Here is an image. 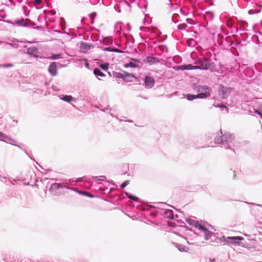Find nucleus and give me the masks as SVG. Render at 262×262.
<instances>
[{"mask_svg": "<svg viewBox=\"0 0 262 262\" xmlns=\"http://www.w3.org/2000/svg\"><path fill=\"white\" fill-rule=\"evenodd\" d=\"M89 66V63L88 62H86V66Z\"/></svg>", "mask_w": 262, "mask_h": 262, "instance_id": "obj_54", "label": "nucleus"}, {"mask_svg": "<svg viewBox=\"0 0 262 262\" xmlns=\"http://www.w3.org/2000/svg\"><path fill=\"white\" fill-rule=\"evenodd\" d=\"M189 230L190 231L189 234H190L191 236H193L194 237V238L191 239L190 241H193V242H191L189 241L188 238L186 237L185 239L187 241V243L188 244H192L196 246H201L202 243H204V242H200L198 241V239L200 237V236H198L195 232L192 231L191 230Z\"/></svg>", "mask_w": 262, "mask_h": 262, "instance_id": "obj_9", "label": "nucleus"}, {"mask_svg": "<svg viewBox=\"0 0 262 262\" xmlns=\"http://www.w3.org/2000/svg\"><path fill=\"white\" fill-rule=\"evenodd\" d=\"M186 21L191 25H194L196 24L195 21L191 19H187Z\"/></svg>", "mask_w": 262, "mask_h": 262, "instance_id": "obj_41", "label": "nucleus"}, {"mask_svg": "<svg viewBox=\"0 0 262 262\" xmlns=\"http://www.w3.org/2000/svg\"><path fill=\"white\" fill-rule=\"evenodd\" d=\"M197 70V67L195 66H193L191 64H184V70Z\"/></svg>", "mask_w": 262, "mask_h": 262, "instance_id": "obj_24", "label": "nucleus"}, {"mask_svg": "<svg viewBox=\"0 0 262 262\" xmlns=\"http://www.w3.org/2000/svg\"><path fill=\"white\" fill-rule=\"evenodd\" d=\"M50 13L52 15H55L56 14V11L54 10H52L50 11Z\"/></svg>", "mask_w": 262, "mask_h": 262, "instance_id": "obj_47", "label": "nucleus"}, {"mask_svg": "<svg viewBox=\"0 0 262 262\" xmlns=\"http://www.w3.org/2000/svg\"><path fill=\"white\" fill-rule=\"evenodd\" d=\"M186 222L191 226L198 228V230L203 232L204 234L205 239L207 241L212 236H214V233L209 231L205 226L201 225L199 222L190 219L186 220Z\"/></svg>", "mask_w": 262, "mask_h": 262, "instance_id": "obj_3", "label": "nucleus"}, {"mask_svg": "<svg viewBox=\"0 0 262 262\" xmlns=\"http://www.w3.org/2000/svg\"><path fill=\"white\" fill-rule=\"evenodd\" d=\"M171 21H172L174 24H176V23L178 22V21H176V20L174 19V18H173V16H172V17H171Z\"/></svg>", "mask_w": 262, "mask_h": 262, "instance_id": "obj_50", "label": "nucleus"}, {"mask_svg": "<svg viewBox=\"0 0 262 262\" xmlns=\"http://www.w3.org/2000/svg\"><path fill=\"white\" fill-rule=\"evenodd\" d=\"M92 45L88 42H82L80 46V50L82 52L86 53L92 47Z\"/></svg>", "mask_w": 262, "mask_h": 262, "instance_id": "obj_15", "label": "nucleus"}, {"mask_svg": "<svg viewBox=\"0 0 262 262\" xmlns=\"http://www.w3.org/2000/svg\"><path fill=\"white\" fill-rule=\"evenodd\" d=\"M150 215L152 216H154V217H155L156 216V213L155 212H151L150 213Z\"/></svg>", "mask_w": 262, "mask_h": 262, "instance_id": "obj_51", "label": "nucleus"}, {"mask_svg": "<svg viewBox=\"0 0 262 262\" xmlns=\"http://www.w3.org/2000/svg\"><path fill=\"white\" fill-rule=\"evenodd\" d=\"M218 93L221 98L226 99L230 94V89L221 84L219 89Z\"/></svg>", "mask_w": 262, "mask_h": 262, "instance_id": "obj_11", "label": "nucleus"}, {"mask_svg": "<svg viewBox=\"0 0 262 262\" xmlns=\"http://www.w3.org/2000/svg\"><path fill=\"white\" fill-rule=\"evenodd\" d=\"M104 41H107L108 43H112L113 40L110 37H107L104 39Z\"/></svg>", "mask_w": 262, "mask_h": 262, "instance_id": "obj_46", "label": "nucleus"}, {"mask_svg": "<svg viewBox=\"0 0 262 262\" xmlns=\"http://www.w3.org/2000/svg\"><path fill=\"white\" fill-rule=\"evenodd\" d=\"M145 61L150 65L157 64L159 62V60L157 58L151 56H147Z\"/></svg>", "mask_w": 262, "mask_h": 262, "instance_id": "obj_18", "label": "nucleus"}, {"mask_svg": "<svg viewBox=\"0 0 262 262\" xmlns=\"http://www.w3.org/2000/svg\"><path fill=\"white\" fill-rule=\"evenodd\" d=\"M113 76L117 78H121L123 79V72L119 73L118 72L114 71L112 73Z\"/></svg>", "mask_w": 262, "mask_h": 262, "instance_id": "obj_26", "label": "nucleus"}, {"mask_svg": "<svg viewBox=\"0 0 262 262\" xmlns=\"http://www.w3.org/2000/svg\"><path fill=\"white\" fill-rule=\"evenodd\" d=\"M257 8L255 9H251L249 10L248 14L250 15H253L254 14L258 13L260 12L262 6L261 5H256Z\"/></svg>", "mask_w": 262, "mask_h": 262, "instance_id": "obj_20", "label": "nucleus"}, {"mask_svg": "<svg viewBox=\"0 0 262 262\" xmlns=\"http://www.w3.org/2000/svg\"><path fill=\"white\" fill-rule=\"evenodd\" d=\"M7 15L3 9L0 10V17L4 18L6 17Z\"/></svg>", "mask_w": 262, "mask_h": 262, "instance_id": "obj_37", "label": "nucleus"}, {"mask_svg": "<svg viewBox=\"0 0 262 262\" xmlns=\"http://www.w3.org/2000/svg\"><path fill=\"white\" fill-rule=\"evenodd\" d=\"M7 43V42L0 41V45L6 46Z\"/></svg>", "mask_w": 262, "mask_h": 262, "instance_id": "obj_48", "label": "nucleus"}, {"mask_svg": "<svg viewBox=\"0 0 262 262\" xmlns=\"http://www.w3.org/2000/svg\"><path fill=\"white\" fill-rule=\"evenodd\" d=\"M25 48H26L24 51L25 53H27V54L36 58L39 57V52L38 48L35 46H32L29 48H27V47H25Z\"/></svg>", "mask_w": 262, "mask_h": 262, "instance_id": "obj_10", "label": "nucleus"}, {"mask_svg": "<svg viewBox=\"0 0 262 262\" xmlns=\"http://www.w3.org/2000/svg\"><path fill=\"white\" fill-rule=\"evenodd\" d=\"M129 184L128 181H124L122 184L121 185V187L122 188H125L128 184Z\"/></svg>", "mask_w": 262, "mask_h": 262, "instance_id": "obj_42", "label": "nucleus"}, {"mask_svg": "<svg viewBox=\"0 0 262 262\" xmlns=\"http://www.w3.org/2000/svg\"><path fill=\"white\" fill-rule=\"evenodd\" d=\"M170 207V206L165 203L157 202L155 203V206H154L151 205L146 206V209L151 210L152 208H155L156 209V210L155 211L157 213V211H165V209H166Z\"/></svg>", "mask_w": 262, "mask_h": 262, "instance_id": "obj_8", "label": "nucleus"}, {"mask_svg": "<svg viewBox=\"0 0 262 262\" xmlns=\"http://www.w3.org/2000/svg\"><path fill=\"white\" fill-rule=\"evenodd\" d=\"M97 14L96 12H93L90 15V17L91 18V23L92 24H94V18L95 17V16H96Z\"/></svg>", "mask_w": 262, "mask_h": 262, "instance_id": "obj_38", "label": "nucleus"}, {"mask_svg": "<svg viewBox=\"0 0 262 262\" xmlns=\"http://www.w3.org/2000/svg\"><path fill=\"white\" fill-rule=\"evenodd\" d=\"M5 22L13 26L16 25L17 27H29L30 26V24H32V26L35 25L34 23H32L29 19H24L23 18L20 19H15L14 21L10 20H4Z\"/></svg>", "mask_w": 262, "mask_h": 262, "instance_id": "obj_6", "label": "nucleus"}, {"mask_svg": "<svg viewBox=\"0 0 262 262\" xmlns=\"http://www.w3.org/2000/svg\"><path fill=\"white\" fill-rule=\"evenodd\" d=\"M0 181L1 182L6 183V182H7L6 178L5 177L0 175Z\"/></svg>", "mask_w": 262, "mask_h": 262, "instance_id": "obj_43", "label": "nucleus"}, {"mask_svg": "<svg viewBox=\"0 0 262 262\" xmlns=\"http://www.w3.org/2000/svg\"><path fill=\"white\" fill-rule=\"evenodd\" d=\"M195 63L196 64L197 70H212L215 68L214 63L206 58H199L195 61Z\"/></svg>", "mask_w": 262, "mask_h": 262, "instance_id": "obj_4", "label": "nucleus"}, {"mask_svg": "<svg viewBox=\"0 0 262 262\" xmlns=\"http://www.w3.org/2000/svg\"><path fill=\"white\" fill-rule=\"evenodd\" d=\"M124 67V68H127L129 67L135 68L138 67V66L133 62H129V63L125 64Z\"/></svg>", "mask_w": 262, "mask_h": 262, "instance_id": "obj_28", "label": "nucleus"}, {"mask_svg": "<svg viewBox=\"0 0 262 262\" xmlns=\"http://www.w3.org/2000/svg\"><path fill=\"white\" fill-rule=\"evenodd\" d=\"M7 43L6 45H8L10 46L11 47L14 49H16L18 47V44L14 40L10 42H7Z\"/></svg>", "mask_w": 262, "mask_h": 262, "instance_id": "obj_29", "label": "nucleus"}, {"mask_svg": "<svg viewBox=\"0 0 262 262\" xmlns=\"http://www.w3.org/2000/svg\"><path fill=\"white\" fill-rule=\"evenodd\" d=\"M214 106L216 107L225 109L226 112L228 113L229 108L226 105H225L224 104H217V105H214Z\"/></svg>", "mask_w": 262, "mask_h": 262, "instance_id": "obj_31", "label": "nucleus"}, {"mask_svg": "<svg viewBox=\"0 0 262 262\" xmlns=\"http://www.w3.org/2000/svg\"><path fill=\"white\" fill-rule=\"evenodd\" d=\"M93 73L96 77H103L105 76V75L98 68H95L93 70Z\"/></svg>", "mask_w": 262, "mask_h": 262, "instance_id": "obj_22", "label": "nucleus"}, {"mask_svg": "<svg viewBox=\"0 0 262 262\" xmlns=\"http://www.w3.org/2000/svg\"><path fill=\"white\" fill-rule=\"evenodd\" d=\"M168 5H170V7H172L173 4L172 3L171 1H168Z\"/></svg>", "mask_w": 262, "mask_h": 262, "instance_id": "obj_52", "label": "nucleus"}, {"mask_svg": "<svg viewBox=\"0 0 262 262\" xmlns=\"http://www.w3.org/2000/svg\"><path fill=\"white\" fill-rule=\"evenodd\" d=\"M128 121L129 122H133V121H132V120H128Z\"/></svg>", "mask_w": 262, "mask_h": 262, "instance_id": "obj_55", "label": "nucleus"}, {"mask_svg": "<svg viewBox=\"0 0 262 262\" xmlns=\"http://www.w3.org/2000/svg\"><path fill=\"white\" fill-rule=\"evenodd\" d=\"M157 213H160L164 217L167 218L168 219H173L174 217L173 211L171 209H169V208H168L166 209H165V211H157Z\"/></svg>", "mask_w": 262, "mask_h": 262, "instance_id": "obj_13", "label": "nucleus"}, {"mask_svg": "<svg viewBox=\"0 0 262 262\" xmlns=\"http://www.w3.org/2000/svg\"><path fill=\"white\" fill-rule=\"evenodd\" d=\"M103 50L107 52H116L118 53H123V51L121 50L115 48H111V47H106L103 49Z\"/></svg>", "mask_w": 262, "mask_h": 262, "instance_id": "obj_21", "label": "nucleus"}, {"mask_svg": "<svg viewBox=\"0 0 262 262\" xmlns=\"http://www.w3.org/2000/svg\"><path fill=\"white\" fill-rule=\"evenodd\" d=\"M192 89L198 93L197 96L199 99H206L210 95V89L208 86L193 84Z\"/></svg>", "mask_w": 262, "mask_h": 262, "instance_id": "obj_5", "label": "nucleus"}, {"mask_svg": "<svg viewBox=\"0 0 262 262\" xmlns=\"http://www.w3.org/2000/svg\"><path fill=\"white\" fill-rule=\"evenodd\" d=\"M0 21H1V20L0 19Z\"/></svg>", "mask_w": 262, "mask_h": 262, "instance_id": "obj_58", "label": "nucleus"}, {"mask_svg": "<svg viewBox=\"0 0 262 262\" xmlns=\"http://www.w3.org/2000/svg\"><path fill=\"white\" fill-rule=\"evenodd\" d=\"M15 1L18 3H20L22 2V0H15Z\"/></svg>", "mask_w": 262, "mask_h": 262, "instance_id": "obj_53", "label": "nucleus"}, {"mask_svg": "<svg viewBox=\"0 0 262 262\" xmlns=\"http://www.w3.org/2000/svg\"><path fill=\"white\" fill-rule=\"evenodd\" d=\"M244 237L241 236H223L220 238L222 242L226 243L231 246H237L240 245V241H243Z\"/></svg>", "mask_w": 262, "mask_h": 262, "instance_id": "obj_7", "label": "nucleus"}, {"mask_svg": "<svg viewBox=\"0 0 262 262\" xmlns=\"http://www.w3.org/2000/svg\"><path fill=\"white\" fill-rule=\"evenodd\" d=\"M234 135L230 133H225L224 134L220 131V134L214 139L215 144H222L226 149H230L234 153L235 148L237 149L241 146V143L234 141Z\"/></svg>", "mask_w": 262, "mask_h": 262, "instance_id": "obj_1", "label": "nucleus"}, {"mask_svg": "<svg viewBox=\"0 0 262 262\" xmlns=\"http://www.w3.org/2000/svg\"><path fill=\"white\" fill-rule=\"evenodd\" d=\"M0 138H3V139L1 140L2 141L6 142V140H8L10 141L15 142V141L13 139L9 137L7 135L2 132H0Z\"/></svg>", "mask_w": 262, "mask_h": 262, "instance_id": "obj_23", "label": "nucleus"}, {"mask_svg": "<svg viewBox=\"0 0 262 262\" xmlns=\"http://www.w3.org/2000/svg\"><path fill=\"white\" fill-rule=\"evenodd\" d=\"M12 66H13V64H0V67H3V68H9V67H12Z\"/></svg>", "mask_w": 262, "mask_h": 262, "instance_id": "obj_44", "label": "nucleus"}, {"mask_svg": "<svg viewBox=\"0 0 262 262\" xmlns=\"http://www.w3.org/2000/svg\"><path fill=\"white\" fill-rule=\"evenodd\" d=\"M135 77V76L133 74L128 73L127 72L123 71V80L125 81H130V79L131 78Z\"/></svg>", "mask_w": 262, "mask_h": 262, "instance_id": "obj_19", "label": "nucleus"}, {"mask_svg": "<svg viewBox=\"0 0 262 262\" xmlns=\"http://www.w3.org/2000/svg\"><path fill=\"white\" fill-rule=\"evenodd\" d=\"M173 69L176 71L184 70V65L175 66L172 67Z\"/></svg>", "mask_w": 262, "mask_h": 262, "instance_id": "obj_35", "label": "nucleus"}, {"mask_svg": "<svg viewBox=\"0 0 262 262\" xmlns=\"http://www.w3.org/2000/svg\"><path fill=\"white\" fill-rule=\"evenodd\" d=\"M155 83V79L153 77L146 76L144 78V84L147 89H151L154 86Z\"/></svg>", "mask_w": 262, "mask_h": 262, "instance_id": "obj_12", "label": "nucleus"}, {"mask_svg": "<svg viewBox=\"0 0 262 262\" xmlns=\"http://www.w3.org/2000/svg\"><path fill=\"white\" fill-rule=\"evenodd\" d=\"M57 67L56 62H53L49 67L48 72L51 76H55L57 74Z\"/></svg>", "mask_w": 262, "mask_h": 262, "instance_id": "obj_14", "label": "nucleus"}, {"mask_svg": "<svg viewBox=\"0 0 262 262\" xmlns=\"http://www.w3.org/2000/svg\"><path fill=\"white\" fill-rule=\"evenodd\" d=\"M181 12L182 13H183V11L182 10H181Z\"/></svg>", "mask_w": 262, "mask_h": 262, "instance_id": "obj_56", "label": "nucleus"}, {"mask_svg": "<svg viewBox=\"0 0 262 262\" xmlns=\"http://www.w3.org/2000/svg\"><path fill=\"white\" fill-rule=\"evenodd\" d=\"M59 98L67 102H70L71 101L76 102V99L74 98L71 95H62L59 96Z\"/></svg>", "mask_w": 262, "mask_h": 262, "instance_id": "obj_17", "label": "nucleus"}, {"mask_svg": "<svg viewBox=\"0 0 262 262\" xmlns=\"http://www.w3.org/2000/svg\"><path fill=\"white\" fill-rule=\"evenodd\" d=\"M108 63H101L99 65V67L101 68L103 70H107L108 68Z\"/></svg>", "mask_w": 262, "mask_h": 262, "instance_id": "obj_32", "label": "nucleus"}, {"mask_svg": "<svg viewBox=\"0 0 262 262\" xmlns=\"http://www.w3.org/2000/svg\"><path fill=\"white\" fill-rule=\"evenodd\" d=\"M76 192H78L79 193H82V194H84L85 195L88 196L89 197H93V195L91 194L88 193L87 192L81 193L80 191H79L77 190Z\"/></svg>", "mask_w": 262, "mask_h": 262, "instance_id": "obj_45", "label": "nucleus"}, {"mask_svg": "<svg viewBox=\"0 0 262 262\" xmlns=\"http://www.w3.org/2000/svg\"><path fill=\"white\" fill-rule=\"evenodd\" d=\"M33 3L35 6H40L43 3L42 0H33Z\"/></svg>", "mask_w": 262, "mask_h": 262, "instance_id": "obj_36", "label": "nucleus"}, {"mask_svg": "<svg viewBox=\"0 0 262 262\" xmlns=\"http://www.w3.org/2000/svg\"><path fill=\"white\" fill-rule=\"evenodd\" d=\"M186 97H187V99L189 101H192L194 99L198 98L197 95H193V94H187Z\"/></svg>", "mask_w": 262, "mask_h": 262, "instance_id": "obj_27", "label": "nucleus"}, {"mask_svg": "<svg viewBox=\"0 0 262 262\" xmlns=\"http://www.w3.org/2000/svg\"><path fill=\"white\" fill-rule=\"evenodd\" d=\"M187 27V25L186 24H181L178 25L177 29L180 30H184Z\"/></svg>", "mask_w": 262, "mask_h": 262, "instance_id": "obj_33", "label": "nucleus"}, {"mask_svg": "<svg viewBox=\"0 0 262 262\" xmlns=\"http://www.w3.org/2000/svg\"><path fill=\"white\" fill-rule=\"evenodd\" d=\"M131 60H133L136 62H140V59H139L132 58Z\"/></svg>", "mask_w": 262, "mask_h": 262, "instance_id": "obj_49", "label": "nucleus"}, {"mask_svg": "<svg viewBox=\"0 0 262 262\" xmlns=\"http://www.w3.org/2000/svg\"><path fill=\"white\" fill-rule=\"evenodd\" d=\"M105 178V177L104 176H99V177H93V179L95 180H97L98 181H103L104 179Z\"/></svg>", "mask_w": 262, "mask_h": 262, "instance_id": "obj_39", "label": "nucleus"}, {"mask_svg": "<svg viewBox=\"0 0 262 262\" xmlns=\"http://www.w3.org/2000/svg\"><path fill=\"white\" fill-rule=\"evenodd\" d=\"M62 57L61 54H52L51 55V58L55 60Z\"/></svg>", "mask_w": 262, "mask_h": 262, "instance_id": "obj_34", "label": "nucleus"}, {"mask_svg": "<svg viewBox=\"0 0 262 262\" xmlns=\"http://www.w3.org/2000/svg\"><path fill=\"white\" fill-rule=\"evenodd\" d=\"M168 1H172V0H168Z\"/></svg>", "mask_w": 262, "mask_h": 262, "instance_id": "obj_57", "label": "nucleus"}, {"mask_svg": "<svg viewBox=\"0 0 262 262\" xmlns=\"http://www.w3.org/2000/svg\"><path fill=\"white\" fill-rule=\"evenodd\" d=\"M172 244L180 252H187L189 250L188 247L179 243L172 242Z\"/></svg>", "mask_w": 262, "mask_h": 262, "instance_id": "obj_16", "label": "nucleus"}, {"mask_svg": "<svg viewBox=\"0 0 262 262\" xmlns=\"http://www.w3.org/2000/svg\"><path fill=\"white\" fill-rule=\"evenodd\" d=\"M125 195L129 199L133 200L137 202H139V199L138 197L134 196V195H132V194H130L128 192H125Z\"/></svg>", "mask_w": 262, "mask_h": 262, "instance_id": "obj_25", "label": "nucleus"}, {"mask_svg": "<svg viewBox=\"0 0 262 262\" xmlns=\"http://www.w3.org/2000/svg\"><path fill=\"white\" fill-rule=\"evenodd\" d=\"M9 3H10V5H8L7 6L8 7H14L16 6V3L15 2H14V1L13 0H8Z\"/></svg>", "mask_w": 262, "mask_h": 262, "instance_id": "obj_40", "label": "nucleus"}, {"mask_svg": "<svg viewBox=\"0 0 262 262\" xmlns=\"http://www.w3.org/2000/svg\"><path fill=\"white\" fill-rule=\"evenodd\" d=\"M252 110H249V112L251 114L254 113L260 116V117H262V113L260 111L256 110L254 108H253Z\"/></svg>", "mask_w": 262, "mask_h": 262, "instance_id": "obj_30", "label": "nucleus"}, {"mask_svg": "<svg viewBox=\"0 0 262 262\" xmlns=\"http://www.w3.org/2000/svg\"><path fill=\"white\" fill-rule=\"evenodd\" d=\"M69 190L77 191L75 188L70 187L67 183H54L51 184L49 189V192L54 196H60L68 193Z\"/></svg>", "mask_w": 262, "mask_h": 262, "instance_id": "obj_2", "label": "nucleus"}]
</instances>
